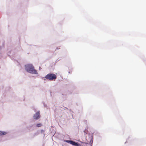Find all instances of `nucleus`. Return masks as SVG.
Listing matches in <instances>:
<instances>
[{"mask_svg": "<svg viewBox=\"0 0 146 146\" xmlns=\"http://www.w3.org/2000/svg\"><path fill=\"white\" fill-rule=\"evenodd\" d=\"M66 141L74 146H75L76 144V142L71 140H66Z\"/></svg>", "mask_w": 146, "mask_h": 146, "instance_id": "obj_4", "label": "nucleus"}, {"mask_svg": "<svg viewBox=\"0 0 146 146\" xmlns=\"http://www.w3.org/2000/svg\"><path fill=\"white\" fill-rule=\"evenodd\" d=\"M40 117V112H37L34 116V119H38Z\"/></svg>", "mask_w": 146, "mask_h": 146, "instance_id": "obj_3", "label": "nucleus"}, {"mask_svg": "<svg viewBox=\"0 0 146 146\" xmlns=\"http://www.w3.org/2000/svg\"><path fill=\"white\" fill-rule=\"evenodd\" d=\"M26 70L29 72L35 74H37V71L36 70L31 64H28L25 66Z\"/></svg>", "mask_w": 146, "mask_h": 146, "instance_id": "obj_1", "label": "nucleus"}, {"mask_svg": "<svg viewBox=\"0 0 146 146\" xmlns=\"http://www.w3.org/2000/svg\"><path fill=\"white\" fill-rule=\"evenodd\" d=\"M45 78L48 80L50 81H55L57 78L56 75L53 74L49 73L47 74L45 77Z\"/></svg>", "mask_w": 146, "mask_h": 146, "instance_id": "obj_2", "label": "nucleus"}, {"mask_svg": "<svg viewBox=\"0 0 146 146\" xmlns=\"http://www.w3.org/2000/svg\"><path fill=\"white\" fill-rule=\"evenodd\" d=\"M36 126L37 127H40L42 126V124L40 123H38L37 124Z\"/></svg>", "mask_w": 146, "mask_h": 146, "instance_id": "obj_6", "label": "nucleus"}, {"mask_svg": "<svg viewBox=\"0 0 146 146\" xmlns=\"http://www.w3.org/2000/svg\"><path fill=\"white\" fill-rule=\"evenodd\" d=\"M75 146H81V145L80 144H79V143H76V145Z\"/></svg>", "mask_w": 146, "mask_h": 146, "instance_id": "obj_7", "label": "nucleus"}, {"mask_svg": "<svg viewBox=\"0 0 146 146\" xmlns=\"http://www.w3.org/2000/svg\"><path fill=\"white\" fill-rule=\"evenodd\" d=\"M7 133L5 132H3L0 131V135H2L6 134Z\"/></svg>", "mask_w": 146, "mask_h": 146, "instance_id": "obj_5", "label": "nucleus"}]
</instances>
